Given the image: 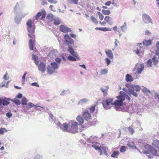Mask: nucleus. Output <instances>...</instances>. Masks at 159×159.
<instances>
[{
  "mask_svg": "<svg viewBox=\"0 0 159 159\" xmlns=\"http://www.w3.org/2000/svg\"><path fill=\"white\" fill-rule=\"evenodd\" d=\"M117 99L114 101L113 103V99L111 98H107L106 100H103L102 101V104L104 107L106 109H109V106L111 105H114L115 106H121L122 105L123 102L124 101V98L122 97L121 95H120L116 97Z\"/></svg>",
  "mask_w": 159,
  "mask_h": 159,
  "instance_id": "1",
  "label": "nucleus"
},
{
  "mask_svg": "<svg viewBox=\"0 0 159 159\" xmlns=\"http://www.w3.org/2000/svg\"><path fill=\"white\" fill-rule=\"evenodd\" d=\"M78 123L74 120L70 121L68 124L66 123H64L63 131H66L69 133L75 134L78 132Z\"/></svg>",
  "mask_w": 159,
  "mask_h": 159,
  "instance_id": "2",
  "label": "nucleus"
},
{
  "mask_svg": "<svg viewBox=\"0 0 159 159\" xmlns=\"http://www.w3.org/2000/svg\"><path fill=\"white\" fill-rule=\"evenodd\" d=\"M32 23L31 20H29L26 23V25L28 26V30L30 33L28 34V36L31 38L33 39L34 38H35V35H34V33L35 28L34 27V26H32Z\"/></svg>",
  "mask_w": 159,
  "mask_h": 159,
  "instance_id": "3",
  "label": "nucleus"
},
{
  "mask_svg": "<svg viewBox=\"0 0 159 159\" xmlns=\"http://www.w3.org/2000/svg\"><path fill=\"white\" fill-rule=\"evenodd\" d=\"M145 148H147L148 149V152H145V153L149 154L150 153L149 152L152 153H155V154L157 153V150L152 146L148 144H147L145 145Z\"/></svg>",
  "mask_w": 159,
  "mask_h": 159,
  "instance_id": "4",
  "label": "nucleus"
},
{
  "mask_svg": "<svg viewBox=\"0 0 159 159\" xmlns=\"http://www.w3.org/2000/svg\"><path fill=\"white\" fill-rule=\"evenodd\" d=\"M54 17V16L51 14H48L47 15L46 21L48 25H51L50 24L53 21Z\"/></svg>",
  "mask_w": 159,
  "mask_h": 159,
  "instance_id": "5",
  "label": "nucleus"
},
{
  "mask_svg": "<svg viewBox=\"0 0 159 159\" xmlns=\"http://www.w3.org/2000/svg\"><path fill=\"white\" fill-rule=\"evenodd\" d=\"M144 65L143 64L139 63L136 65L135 69L137 70V73L139 75L141 73V72L143 70Z\"/></svg>",
  "mask_w": 159,
  "mask_h": 159,
  "instance_id": "6",
  "label": "nucleus"
},
{
  "mask_svg": "<svg viewBox=\"0 0 159 159\" xmlns=\"http://www.w3.org/2000/svg\"><path fill=\"white\" fill-rule=\"evenodd\" d=\"M59 30L61 32L64 33H68L71 31V30L70 28L63 25H61L60 26Z\"/></svg>",
  "mask_w": 159,
  "mask_h": 159,
  "instance_id": "7",
  "label": "nucleus"
},
{
  "mask_svg": "<svg viewBox=\"0 0 159 159\" xmlns=\"http://www.w3.org/2000/svg\"><path fill=\"white\" fill-rule=\"evenodd\" d=\"M68 51L72 56L75 57L77 59L80 60V57L76 52L74 51V49L71 47L69 46Z\"/></svg>",
  "mask_w": 159,
  "mask_h": 159,
  "instance_id": "8",
  "label": "nucleus"
},
{
  "mask_svg": "<svg viewBox=\"0 0 159 159\" xmlns=\"http://www.w3.org/2000/svg\"><path fill=\"white\" fill-rule=\"evenodd\" d=\"M46 16V13L45 12H43L42 13L40 12H39L35 16V19L38 20L40 17V20H43V19L45 18Z\"/></svg>",
  "mask_w": 159,
  "mask_h": 159,
  "instance_id": "9",
  "label": "nucleus"
},
{
  "mask_svg": "<svg viewBox=\"0 0 159 159\" xmlns=\"http://www.w3.org/2000/svg\"><path fill=\"white\" fill-rule=\"evenodd\" d=\"M82 116L86 120H89L91 119V116L90 113L88 111L82 112Z\"/></svg>",
  "mask_w": 159,
  "mask_h": 159,
  "instance_id": "10",
  "label": "nucleus"
},
{
  "mask_svg": "<svg viewBox=\"0 0 159 159\" xmlns=\"http://www.w3.org/2000/svg\"><path fill=\"white\" fill-rule=\"evenodd\" d=\"M64 37L66 42L68 45H69V44H74V40L70 37L68 34H65Z\"/></svg>",
  "mask_w": 159,
  "mask_h": 159,
  "instance_id": "11",
  "label": "nucleus"
},
{
  "mask_svg": "<svg viewBox=\"0 0 159 159\" xmlns=\"http://www.w3.org/2000/svg\"><path fill=\"white\" fill-rule=\"evenodd\" d=\"M143 20L146 24L152 22L151 18L147 14H144L143 15Z\"/></svg>",
  "mask_w": 159,
  "mask_h": 159,
  "instance_id": "12",
  "label": "nucleus"
},
{
  "mask_svg": "<svg viewBox=\"0 0 159 159\" xmlns=\"http://www.w3.org/2000/svg\"><path fill=\"white\" fill-rule=\"evenodd\" d=\"M39 70L41 71L42 73H43L46 70V65L44 62L41 61L38 66Z\"/></svg>",
  "mask_w": 159,
  "mask_h": 159,
  "instance_id": "13",
  "label": "nucleus"
},
{
  "mask_svg": "<svg viewBox=\"0 0 159 159\" xmlns=\"http://www.w3.org/2000/svg\"><path fill=\"white\" fill-rule=\"evenodd\" d=\"M105 53L107 57L111 59H113L114 58L113 54L111 50L110 49L106 50Z\"/></svg>",
  "mask_w": 159,
  "mask_h": 159,
  "instance_id": "14",
  "label": "nucleus"
},
{
  "mask_svg": "<svg viewBox=\"0 0 159 159\" xmlns=\"http://www.w3.org/2000/svg\"><path fill=\"white\" fill-rule=\"evenodd\" d=\"M139 44V45H138V47L136 50L134 51L135 52L137 55H139V53H143V48L140 46L141 45H142V43H140Z\"/></svg>",
  "mask_w": 159,
  "mask_h": 159,
  "instance_id": "15",
  "label": "nucleus"
},
{
  "mask_svg": "<svg viewBox=\"0 0 159 159\" xmlns=\"http://www.w3.org/2000/svg\"><path fill=\"white\" fill-rule=\"evenodd\" d=\"M120 94L121 95L122 97H123L124 98V100L125 98L128 102H129L130 101V98L127 94L123 91H120Z\"/></svg>",
  "mask_w": 159,
  "mask_h": 159,
  "instance_id": "16",
  "label": "nucleus"
},
{
  "mask_svg": "<svg viewBox=\"0 0 159 159\" xmlns=\"http://www.w3.org/2000/svg\"><path fill=\"white\" fill-rule=\"evenodd\" d=\"M9 104L8 100L7 99H2L0 98V105L2 104L3 106L7 105Z\"/></svg>",
  "mask_w": 159,
  "mask_h": 159,
  "instance_id": "17",
  "label": "nucleus"
},
{
  "mask_svg": "<svg viewBox=\"0 0 159 159\" xmlns=\"http://www.w3.org/2000/svg\"><path fill=\"white\" fill-rule=\"evenodd\" d=\"M95 29L96 30H99L102 31H110L111 29L110 28L107 27H96Z\"/></svg>",
  "mask_w": 159,
  "mask_h": 159,
  "instance_id": "18",
  "label": "nucleus"
},
{
  "mask_svg": "<svg viewBox=\"0 0 159 159\" xmlns=\"http://www.w3.org/2000/svg\"><path fill=\"white\" fill-rule=\"evenodd\" d=\"M76 119L77 121L78 122L79 125H81L84 122V119L81 116H78L77 117Z\"/></svg>",
  "mask_w": 159,
  "mask_h": 159,
  "instance_id": "19",
  "label": "nucleus"
},
{
  "mask_svg": "<svg viewBox=\"0 0 159 159\" xmlns=\"http://www.w3.org/2000/svg\"><path fill=\"white\" fill-rule=\"evenodd\" d=\"M152 145L157 148L159 149V141L157 139L153 140L152 143Z\"/></svg>",
  "mask_w": 159,
  "mask_h": 159,
  "instance_id": "20",
  "label": "nucleus"
},
{
  "mask_svg": "<svg viewBox=\"0 0 159 159\" xmlns=\"http://www.w3.org/2000/svg\"><path fill=\"white\" fill-rule=\"evenodd\" d=\"M104 20L108 24H111L112 23V18L109 16H105L104 18Z\"/></svg>",
  "mask_w": 159,
  "mask_h": 159,
  "instance_id": "21",
  "label": "nucleus"
},
{
  "mask_svg": "<svg viewBox=\"0 0 159 159\" xmlns=\"http://www.w3.org/2000/svg\"><path fill=\"white\" fill-rule=\"evenodd\" d=\"M55 69L52 67V66H49L48 67L47 70L48 74H49L53 73L55 71Z\"/></svg>",
  "mask_w": 159,
  "mask_h": 159,
  "instance_id": "22",
  "label": "nucleus"
},
{
  "mask_svg": "<svg viewBox=\"0 0 159 159\" xmlns=\"http://www.w3.org/2000/svg\"><path fill=\"white\" fill-rule=\"evenodd\" d=\"M106 89H104L103 88H101V91L103 93V95L104 96H106L107 94V91L108 89V86H106Z\"/></svg>",
  "mask_w": 159,
  "mask_h": 159,
  "instance_id": "23",
  "label": "nucleus"
},
{
  "mask_svg": "<svg viewBox=\"0 0 159 159\" xmlns=\"http://www.w3.org/2000/svg\"><path fill=\"white\" fill-rule=\"evenodd\" d=\"M143 44L145 46H148L150 45L152 43L151 40H145L143 42Z\"/></svg>",
  "mask_w": 159,
  "mask_h": 159,
  "instance_id": "24",
  "label": "nucleus"
},
{
  "mask_svg": "<svg viewBox=\"0 0 159 159\" xmlns=\"http://www.w3.org/2000/svg\"><path fill=\"white\" fill-rule=\"evenodd\" d=\"M102 12L105 15H109L111 13V11L109 9H102Z\"/></svg>",
  "mask_w": 159,
  "mask_h": 159,
  "instance_id": "25",
  "label": "nucleus"
},
{
  "mask_svg": "<svg viewBox=\"0 0 159 159\" xmlns=\"http://www.w3.org/2000/svg\"><path fill=\"white\" fill-rule=\"evenodd\" d=\"M53 21V24L57 25L60 24L61 23V21L58 18H56L54 17Z\"/></svg>",
  "mask_w": 159,
  "mask_h": 159,
  "instance_id": "26",
  "label": "nucleus"
},
{
  "mask_svg": "<svg viewBox=\"0 0 159 159\" xmlns=\"http://www.w3.org/2000/svg\"><path fill=\"white\" fill-rule=\"evenodd\" d=\"M125 80L127 82H131L133 80V79L131 75L127 74L125 77Z\"/></svg>",
  "mask_w": 159,
  "mask_h": 159,
  "instance_id": "27",
  "label": "nucleus"
},
{
  "mask_svg": "<svg viewBox=\"0 0 159 159\" xmlns=\"http://www.w3.org/2000/svg\"><path fill=\"white\" fill-rule=\"evenodd\" d=\"M119 154L118 151H114L111 155V156L113 158H117Z\"/></svg>",
  "mask_w": 159,
  "mask_h": 159,
  "instance_id": "28",
  "label": "nucleus"
},
{
  "mask_svg": "<svg viewBox=\"0 0 159 159\" xmlns=\"http://www.w3.org/2000/svg\"><path fill=\"white\" fill-rule=\"evenodd\" d=\"M29 47L30 50H32L34 49V43L31 39H30L29 42Z\"/></svg>",
  "mask_w": 159,
  "mask_h": 159,
  "instance_id": "29",
  "label": "nucleus"
},
{
  "mask_svg": "<svg viewBox=\"0 0 159 159\" xmlns=\"http://www.w3.org/2000/svg\"><path fill=\"white\" fill-rule=\"evenodd\" d=\"M156 46L157 49L156 51V54L159 56L158 58L159 59V41L156 44Z\"/></svg>",
  "mask_w": 159,
  "mask_h": 159,
  "instance_id": "30",
  "label": "nucleus"
},
{
  "mask_svg": "<svg viewBox=\"0 0 159 159\" xmlns=\"http://www.w3.org/2000/svg\"><path fill=\"white\" fill-rule=\"evenodd\" d=\"M152 59H149L146 62L147 66L148 67H151L152 66Z\"/></svg>",
  "mask_w": 159,
  "mask_h": 159,
  "instance_id": "31",
  "label": "nucleus"
},
{
  "mask_svg": "<svg viewBox=\"0 0 159 159\" xmlns=\"http://www.w3.org/2000/svg\"><path fill=\"white\" fill-rule=\"evenodd\" d=\"M35 106L32 103L30 102L27 105H26V109L27 110L30 109L32 107Z\"/></svg>",
  "mask_w": 159,
  "mask_h": 159,
  "instance_id": "32",
  "label": "nucleus"
},
{
  "mask_svg": "<svg viewBox=\"0 0 159 159\" xmlns=\"http://www.w3.org/2000/svg\"><path fill=\"white\" fill-rule=\"evenodd\" d=\"M106 148V147H103L101 146V147H99V149H98V150L99 151V152H100V154H102V150L104 151V153H106V152L105 151Z\"/></svg>",
  "mask_w": 159,
  "mask_h": 159,
  "instance_id": "33",
  "label": "nucleus"
},
{
  "mask_svg": "<svg viewBox=\"0 0 159 159\" xmlns=\"http://www.w3.org/2000/svg\"><path fill=\"white\" fill-rule=\"evenodd\" d=\"M90 19L96 25L98 24V21L97 19L94 16H91L90 17Z\"/></svg>",
  "mask_w": 159,
  "mask_h": 159,
  "instance_id": "34",
  "label": "nucleus"
},
{
  "mask_svg": "<svg viewBox=\"0 0 159 159\" xmlns=\"http://www.w3.org/2000/svg\"><path fill=\"white\" fill-rule=\"evenodd\" d=\"M127 145L129 147L132 148L133 149L136 148V147L134 146V143L133 142H128Z\"/></svg>",
  "mask_w": 159,
  "mask_h": 159,
  "instance_id": "35",
  "label": "nucleus"
},
{
  "mask_svg": "<svg viewBox=\"0 0 159 159\" xmlns=\"http://www.w3.org/2000/svg\"><path fill=\"white\" fill-rule=\"evenodd\" d=\"M152 61L153 62V64L155 65H156L159 61L156 57H154L152 59Z\"/></svg>",
  "mask_w": 159,
  "mask_h": 159,
  "instance_id": "36",
  "label": "nucleus"
},
{
  "mask_svg": "<svg viewBox=\"0 0 159 159\" xmlns=\"http://www.w3.org/2000/svg\"><path fill=\"white\" fill-rule=\"evenodd\" d=\"M88 101V99H87V98H83V99H81L79 101V104L82 105L83 103H84L87 102Z\"/></svg>",
  "mask_w": 159,
  "mask_h": 159,
  "instance_id": "37",
  "label": "nucleus"
},
{
  "mask_svg": "<svg viewBox=\"0 0 159 159\" xmlns=\"http://www.w3.org/2000/svg\"><path fill=\"white\" fill-rule=\"evenodd\" d=\"M127 149V147L124 146H122L120 148V152H125Z\"/></svg>",
  "mask_w": 159,
  "mask_h": 159,
  "instance_id": "38",
  "label": "nucleus"
},
{
  "mask_svg": "<svg viewBox=\"0 0 159 159\" xmlns=\"http://www.w3.org/2000/svg\"><path fill=\"white\" fill-rule=\"evenodd\" d=\"M67 59L70 61H76V59L72 56L69 55L67 57Z\"/></svg>",
  "mask_w": 159,
  "mask_h": 159,
  "instance_id": "39",
  "label": "nucleus"
},
{
  "mask_svg": "<svg viewBox=\"0 0 159 159\" xmlns=\"http://www.w3.org/2000/svg\"><path fill=\"white\" fill-rule=\"evenodd\" d=\"M97 14L98 15L99 19L101 20H102L104 18V16L99 11L97 12Z\"/></svg>",
  "mask_w": 159,
  "mask_h": 159,
  "instance_id": "40",
  "label": "nucleus"
},
{
  "mask_svg": "<svg viewBox=\"0 0 159 159\" xmlns=\"http://www.w3.org/2000/svg\"><path fill=\"white\" fill-rule=\"evenodd\" d=\"M27 74V72L25 71L22 77V84L24 85L25 83V76Z\"/></svg>",
  "mask_w": 159,
  "mask_h": 159,
  "instance_id": "41",
  "label": "nucleus"
},
{
  "mask_svg": "<svg viewBox=\"0 0 159 159\" xmlns=\"http://www.w3.org/2000/svg\"><path fill=\"white\" fill-rule=\"evenodd\" d=\"M108 70L107 69H102L100 72V74L101 75L106 74L107 73Z\"/></svg>",
  "mask_w": 159,
  "mask_h": 159,
  "instance_id": "42",
  "label": "nucleus"
},
{
  "mask_svg": "<svg viewBox=\"0 0 159 159\" xmlns=\"http://www.w3.org/2000/svg\"><path fill=\"white\" fill-rule=\"evenodd\" d=\"M128 130L130 134H132L134 132V129L131 127H129L128 128Z\"/></svg>",
  "mask_w": 159,
  "mask_h": 159,
  "instance_id": "43",
  "label": "nucleus"
},
{
  "mask_svg": "<svg viewBox=\"0 0 159 159\" xmlns=\"http://www.w3.org/2000/svg\"><path fill=\"white\" fill-rule=\"evenodd\" d=\"M95 106H96L95 105L90 107L89 108V111L90 113H93L94 111L95 110Z\"/></svg>",
  "mask_w": 159,
  "mask_h": 159,
  "instance_id": "44",
  "label": "nucleus"
},
{
  "mask_svg": "<svg viewBox=\"0 0 159 159\" xmlns=\"http://www.w3.org/2000/svg\"><path fill=\"white\" fill-rule=\"evenodd\" d=\"M51 66H52V67L55 70L58 68L57 64L55 62H53L51 63Z\"/></svg>",
  "mask_w": 159,
  "mask_h": 159,
  "instance_id": "45",
  "label": "nucleus"
},
{
  "mask_svg": "<svg viewBox=\"0 0 159 159\" xmlns=\"http://www.w3.org/2000/svg\"><path fill=\"white\" fill-rule=\"evenodd\" d=\"M27 99L25 98H23L22 99L21 104L22 105H27Z\"/></svg>",
  "mask_w": 159,
  "mask_h": 159,
  "instance_id": "46",
  "label": "nucleus"
},
{
  "mask_svg": "<svg viewBox=\"0 0 159 159\" xmlns=\"http://www.w3.org/2000/svg\"><path fill=\"white\" fill-rule=\"evenodd\" d=\"M105 60L107 66H108L111 62L110 60L108 58H106L105 59Z\"/></svg>",
  "mask_w": 159,
  "mask_h": 159,
  "instance_id": "47",
  "label": "nucleus"
},
{
  "mask_svg": "<svg viewBox=\"0 0 159 159\" xmlns=\"http://www.w3.org/2000/svg\"><path fill=\"white\" fill-rule=\"evenodd\" d=\"M64 124V123L63 124V125H62L60 122H58L57 123V125L59 127H60L62 130L63 129L62 128L63 127V125Z\"/></svg>",
  "mask_w": 159,
  "mask_h": 159,
  "instance_id": "48",
  "label": "nucleus"
},
{
  "mask_svg": "<svg viewBox=\"0 0 159 159\" xmlns=\"http://www.w3.org/2000/svg\"><path fill=\"white\" fill-rule=\"evenodd\" d=\"M134 89L137 92L140 91V88L139 86H134Z\"/></svg>",
  "mask_w": 159,
  "mask_h": 159,
  "instance_id": "49",
  "label": "nucleus"
},
{
  "mask_svg": "<svg viewBox=\"0 0 159 159\" xmlns=\"http://www.w3.org/2000/svg\"><path fill=\"white\" fill-rule=\"evenodd\" d=\"M99 24L101 25L105 26L106 24V22L105 20L103 21L102 22L100 21H99Z\"/></svg>",
  "mask_w": 159,
  "mask_h": 159,
  "instance_id": "50",
  "label": "nucleus"
},
{
  "mask_svg": "<svg viewBox=\"0 0 159 159\" xmlns=\"http://www.w3.org/2000/svg\"><path fill=\"white\" fill-rule=\"evenodd\" d=\"M79 0H70V1L72 3L75 4H77L78 3Z\"/></svg>",
  "mask_w": 159,
  "mask_h": 159,
  "instance_id": "51",
  "label": "nucleus"
},
{
  "mask_svg": "<svg viewBox=\"0 0 159 159\" xmlns=\"http://www.w3.org/2000/svg\"><path fill=\"white\" fill-rule=\"evenodd\" d=\"M6 129L5 128H1L0 129V134H3L4 132L6 131Z\"/></svg>",
  "mask_w": 159,
  "mask_h": 159,
  "instance_id": "52",
  "label": "nucleus"
},
{
  "mask_svg": "<svg viewBox=\"0 0 159 159\" xmlns=\"http://www.w3.org/2000/svg\"><path fill=\"white\" fill-rule=\"evenodd\" d=\"M143 92L146 94H147L148 93H150V91L148 90L147 89H143Z\"/></svg>",
  "mask_w": 159,
  "mask_h": 159,
  "instance_id": "53",
  "label": "nucleus"
},
{
  "mask_svg": "<svg viewBox=\"0 0 159 159\" xmlns=\"http://www.w3.org/2000/svg\"><path fill=\"white\" fill-rule=\"evenodd\" d=\"M6 116L8 118H10L12 116V114L11 113L7 112L6 114Z\"/></svg>",
  "mask_w": 159,
  "mask_h": 159,
  "instance_id": "54",
  "label": "nucleus"
},
{
  "mask_svg": "<svg viewBox=\"0 0 159 159\" xmlns=\"http://www.w3.org/2000/svg\"><path fill=\"white\" fill-rule=\"evenodd\" d=\"M15 23L17 24H18L21 21V19L19 20L18 18H15Z\"/></svg>",
  "mask_w": 159,
  "mask_h": 159,
  "instance_id": "55",
  "label": "nucleus"
},
{
  "mask_svg": "<svg viewBox=\"0 0 159 159\" xmlns=\"http://www.w3.org/2000/svg\"><path fill=\"white\" fill-rule=\"evenodd\" d=\"M48 1L51 3H56L57 1L56 0H48Z\"/></svg>",
  "mask_w": 159,
  "mask_h": 159,
  "instance_id": "56",
  "label": "nucleus"
},
{
  "mask_svg": "<svg viewBox=\"0 0 159 159\" xmlns=\"http://www.w3.org/2000/svg\"><path fill=\"white\" fill-rule=\"evenodd\" d=\"M14 102H15L16 104H18V105H19L20 104V101L19 100H15L14 101Z\"/></svg>",
  "mask_w": 159,
  "mask_h": 159,
  "instance_id": "57",
  "label": "nucleus"
},
{
  "mask_svg": "<svg viewBox=\"0 0 159 159\" xmlns=\"http://www.w3.org/2000/svg\"><path fill=\"white\" fill-rule=\"evenodd\" d=\"M61 60V59L60 58H57L55 59L56 61L58 63H60Z\"/></svg>",
  "mask_w": 159,
  "mask_h": 159,
  "instance_id": "58",
  "label": "nucleus"
},
{
  "mask_svg": "<svg viewBox=\"0 0 159 159\" xmlns=\"http://www.w3.org/2000/svg\"><path fill=\"white\" fill-rule=\"evenodd\" d=\"M31 85L33 86H35L36 87H39V85L36 82L33 83L31 84Z\"/></svg>",
  "mask_w": 159,
  "mask_h": 159,
  "instance_id": "59",
  "label": "nucleus"
},
{
  "mask_svg": "<svg viewBox=\"0 0 159 159\" xmlns=\"http://www.w3.org/2000/svg\"><path fill=\"white\" fill-rule=\"evenodd\" d=\"M111 2L110 1H107L105 3V4L107 6H109L111 4Z\"/></svg>",
  "mask_w": 159,
  "mask_h": 159,
  "instance_id": "60",
  "label": "nucleus"
},
{
  "mask_svg": "<svg viewBox=\"0 0 159 159\" xmlns=\"http://www.w3.org/2000/svg\"><path fill=\"white\" fill-rule=\"evenodd\" d=\"M129 91L130 93L132 94L134 93L135 92L134 89H129Z\"/></svg>",
  "mask_w": 159,
  "mask_h": 159,
  "instance_id": "61",
  "label": "nucleus"
},
{
  "mask_svg": "<svg viewBox=\"0 0 159 159\" xmlns=\"http://www.w3.org/2000/svg\"><path fill=\"white\" fill-rule=\"evenodd\" d=\"M92 147L93 148L96 150H98V149H99V147H97L95 145H92Z\"/></svg>",
  "mask_w": 159,
  "mask_h": 159,
  "instance_id": "62",
  "label": "nucleus"
},
{
  "mask_svg": "<svg viewBox=\"0 0 159 159\" xmlns=\"http://www.w3.org/2000/svg\"><path fill=\"white\" fill-rule=\"evenodd\" d=\"M151 34V32L148 30H146L145 32V35H149Z\"/></svg>",
  "mask_w": 159,
  "mask_h": 159,
  "instance_id": "63",
  "label": "nucleus"
},
{
  "mask_svg": "<svg viewBox=\"0 0 159 159\" xmlns=\"http://www.w3.org/2000/svg\"><path fill=\"white\" fill-rule=\"evenodd\" d=\"M70 35L71 37L75 39L76 38V36L74 34H70Z\"/></svg>",
  "mask_w": 159,
  "mask_h": 159,
  "instance_id": "64",
  "label": "nucleus"
}]
</instances>
